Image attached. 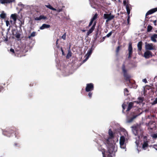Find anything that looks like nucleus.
<instances>
[{"label": "nucleus", "instance_id": "obj_1", "mask_svg": "<svg viewBox=\"0 0 157 157\" xmlns=\"http://www.w3.org/2000/svg\"><path fill=\"white\" fill-rule=\"evenodd\" d=\"M109 136L104 141V143L107 147L108 151L106 152L107 157H113L112 155L114 152L115 146L112 142L111 139L114 137V134L111 129H109L108 131Z\"/></svg>", "mask_w": 157, "mask_h": 157}, {"label": "nucleus", "instance_id": "obj_2", "mask_svg": "<svg viewBox=\"0 0 157 157\" xmlns=\"http://www.w3.org/2000/svg\"><path fill=\"white\" fill-rule=\"evenodd\" d=\"M143 112L142 110L140 108H137L133 112L131 113V117L129 118L128 120V122L131 123L132 122L134 119L140 115Z\"/></svg>", "mask_w": 157, "mask_h": 157}, {"label": "nucleus", "instance_id": "obj_3", "mask_svg": "<svg viewBox=\"0 0 157 157\" xmlns=\"http://www.w3.org/2000/svg\"><path fill=\"white\" fill-rule=\"evenodd\" d=\"M131 128L132 132L135 136L140 137L143 135V130L141 129L140 126H133Z\"/></svg>", "mask_w": 157, "mask_h": 157}, {"label": "nucleus", "instance_id": "obj_4", "mask_svg": "<svg viewBox=\"0 0 157 157\" xmlns=\"http://www.w3.org/2000/svg\"><path fill=\"white\" fill-rule=\"evenodd\" d=\"M122 70L124 76L125 78V80L126 81H128L129 82H130V78H131V76L128 74L127 72V70L125 69L124 64H123L122 65Z\"/></svg>", "mask_w": 157, "mask_h": 157}, {"label": "nucleus", "instance_id": "obj_5", "mask_svg": "<svg viewBox=\"0 0 157 157\" xmlns=\"http://www.w3.org/2000/svg\"><path fill=\"white\" fill-rule=\"evenodd\" d=\"M17 130L16 128L13 127L7 130L3 131V133L5 135L10 137L11 136L12 134L14 132H16Z\"/></svg>", "mask_w": 157, "mask_h": 157}, {"label": "nucleus", "instance_id": "obj_6", "mask_svg": "<svg viewBox=\"0 0 157 157\" xmlns=\"http://www.w3.org/2000/svg\"><path fill=\"white\" fill-rule=\"evenodd\" d=\"M34 40H25V48H27V49L32 48L35 42Z\"/></svg>", "mask_w": 157, "mask_h": 157}, {"label": "nucleus", "instance_id": "obj_7", "mask_svg": "<svg viewBox=\"0 0 157 157\" xmlns=\"http://www.w3.org/2000/svg\"><path fill=\"white\" fill-rule=\"evenodd\" d=\"M95 40H93L92 41V45L91 48L88 51V52L86 55V56H87V57L84 60H86L87 59H88L89 57L91 55L93 51L94 50V48L95 47L94 45V43L95 42Z\"/></svg>", "mask_w": 157, "mask_h": 157}, {"label": "nucleus", "instance_id": "obj_8", "mask_svg": "<svg viewBox=\"0 0 157 157\" xmlns=\"http://www.w3.org/2000/svg\"><path fill=\"white\" fill-rule=\"evenodd\" d=\"M103 17L105 19H106V22H108L113 19L114 17V16L112 15L111 13L109 14L105 13L104 14Z\"/></svg>", "mask_w": 157, "mask_h": 157}, {"label": "nucleus", "instance_id": "obj_9", "mask_svg": "<svg viewBox=\"0 0 157 157\" xmlns=\"http://www.w3.org/2000/svg\"><path fill=\"white\" fill-rule=\"evenodd\" d=\"M19 49L17 50H16L15 55L16 56H17L18 57H21L23 56H24V49H20V50H19L20 48H18Z\"/></svg>", "mask_w": 157, "mask_h": 157}, {"label": "nucleus", "instance_id": "obj_10", "mask_svg": "<svg viewBox=\"0 0 157 157\" xmlns=\"http://www.w3.org/2000/svg\"><path fill=\"white\" fill-rule=\"evenodd\" d=\"M94 86L92 83H88L86 84V92H90L94 90Z\"/></svg>", "mask_w": 157, "mask_h": 157}, {"label": "nucleus", "instance_id": "obj_11", "mask_svg": "<svg viewBox=\"0 0 157 157\" xmlns=\"http://www.w3.org/2000/svg\"><path fill=\"white\" fill-rule=\"evenodd\" d=\"M12 33L13 36L17 38H19L20 37L21 34L19 31L17 29H13L12 31Z\"/></svg>", "mask_w": 157, "mask_h": 157}, {"label": "nucleus", "instance_id": "obj_12", "mask_svg": "<svg viewBox=\"0 0 157 157\" xmlns=\"http://www.w3.org/2000/svg\"><path fill=\"white\" fill-rule=\"evenodd\" d=\"M153 56L152 53L150 51L147 50L144 53V56L146 59H149Z\"/></svg>", "mask_w": 157, "mask_h": 157}, {"label": "nucleus", "instance_id": "obj_13", "mask_svg": "<svg viewBox=\"0 0 157 157\" xmlns=\"http://www.w3.org/2000/svg\"><path fill=\"white\" fill-rule=\"evenodd\" d=\"M157 11V7L152 9H151L149 11H148L146 13L145 15V18H148V17H147V16L155 12H156Z\"/></svg>", "mask_w": 157, "mask_h": 157}, {"label": "nucleus", "instance_id": "obj_14", "mask_svg": "<svg viewBox=\"0 0 157 157\" xmlns=\"http://www.w3.org/2000/svg\"><path fill=\"white\" fill-rule=\"evenodd\" d=\"M145 48L148 51L155 49V47L151 43L146 44L145 45Z\"/></svg>", "mask_w": 157, "mask_h": 157}, {"label": "nucleus", "instance_id": "obj_15", "mask_svg": "<svg viewBox=\"0 0 157 157\" xmlns=\"http://www.w3.org/2000/svg\"><path fill=\"white\" fill-rule=\"evenodd\" d=\"M128 50L129 52L128 58H130L132 57V44L130 43H129L128 47Z\"/></svg>", "mask_w": 157, "mask_h": 157}, {"label": "nucleus", "instance_id": "obj_16", "mask_svg": "<svg viewBox=\"0 0 157 157\" xmlns=\"http://www.w3.org/2000/svg\"><path fill=\"white\" fill-rule=\"evenodd\" d=\"M15 0H0V3L2 4H9L14 2Z\"/></svg>", "mask_w": 157, "mask_h": 157}, {"label": "nucleus", "instance_id": "obj_17", "mask_svg": "<svg viewBox=\"0 0 157 157\" xmlns=\"http://www.w3.org/2000/svg\"><path fill=\"white\" fill-rule=\"evenodd\" d=\"M136 103V101L129 102L128 105V107L126 111L127 112L129 111L132 108L134 105V103Z\"/></svg>", "mask_w": 157, "mask_h": 157}, {"label": "nucleus", "instance_id": "obj_18", "mask_svg": "<svg viewBox=\"0 0 157 157\" xmlns=\"http://www.w3.org/2000/svg\"><path fill=\"white\" fill-rule=\"evenodd\" d=\"M96 21H95L94 22L93 25L91 27V28H90L89 29V30L87 32V34L88 35H89V34L93 32V31L96 25Z\"/></svg>", "mask_w": 157, "mask_h": 157}, {"label": "nucleus", "instance_id": "obj_19", "mask_svg": "<svg viewBox=\"0 0 157 157\" xmlns=\"http://www.w3.org/2000/svg\"><path fill=\"white\" fill-rule=\"evenodd\" d=\"M148 142L147 141H144L143 143L142 144V148L144 150H146L147 148L148 147Z\"/></svg>", "mask_w": 157, "mask_h": 157}, {"label": "nucleus", "instance_id": "obj_20", "mask_svg": "<svg viewBox=\"0 0 157 157\" xmlns=\"http://www.w3.org/2000/svg\"><path fill=\"white\" fill-rule=\"evenodd\" d=\"M34 19L36 21L40 20L41 19L46 20L47 19V17L46 16L41 15L39 17L35 18Z\"/></svg>", "mask_w": 157, "mask_h": 157}, {"label": "nucleus", "instance_id": "obj_21", "mask_svg": "<svg viewBox=\"0 0 157 157\" xmlns=\"http://www.w3.org/2000/svg\"><path fill=\"white\" fill-rule=\"evenodd\" d=\"M98 150L99 151L102 152V154L103 155V157H106L105 154V149L103 148L101 146H100L98 148Z\"/></svg>", "mask_w": 157, "mask_h": 157}, {"label": "nucleus", "instance_id": "obj_22", "mask_svg": "<svg viewBox=\"0 0 157 157\" xmlns=\"http://www.w3.org/2000/svg\"><path fill=\"white\" fill-rule=\"evenodd\" d=\"M50 27V25L44 24H43L42 25V26H41L40 27V29L41 30H43L45 29H47V28H49Z\"/></svg>", "mask_w": 157, "mask_h": 157}, {"label": "nucleus", "instance_id": "obj_23", "mask_svg": "<svg viewBox=\"0 0 157 157\" xmlns=\"http://www.w3.org/2000/svg\"><path fill=\"white\" fill-rule=\"evenodd\" d=\"M154 123H155V122L152 121H151L149 122L148 123H146V125L149 127V128L151 129V130H152L153 129V127H152L151 125H152Z\"/></svg>", "mask_w": 157, "mask_h": 157}, {"label": "nucleus", "instance_id": "obj_24", "mask_svg": "<svg viewBox=\"0 0 157 157\" xmlns=\"http://www.w3.org/2000/svg\"><path fill=\"white\" fill-rule=\"evenodd\" d=\"M138 101H135L136 103L137 104H139L142 103L144 100V98L143 97H139L138 98Z\"/></svg>", "mask_w": 157, "mask_h": 157}, {"label": "nucleus", "instance_id": "obj_25", "mask_svg": "<svg viewBox=\"0 0 157 157\" xmlns=\"http://www.w3.org/2000/svg\"><path fill=\"white\" fill-rule=\"evenodd\" d=\"M125 141V137L124 136H121L120 140V144H124Z\"/></svg>", "mask_w": 157, "mask_h": 157}, {"label": "nucleus", "instance_id": "obj_26", "mask_svg": "<svg viewBox=\"0 0 157 157\" xmlns=\"http://www.w3.org/2000/svg\"><path fill=\"white\" fill-rule=\"evenodd\" d=\"M8 39V37L6 35L5 36H4L3 33L0 32V39Z\"/></svg>", "mask_w": 157, "mask_h": 157}, {"label": "nucleus", "instance_id": "obj_27", "mask_svg": "<svg viewBox=\"0 0 157 157\" xmlns=\"http://www.w3.org/2000/svg\"><path fill=\"white\" fill-rule=\"evenodd\" d=\"M14 22H15L17 20V16L16 14H12L11 16Z\"/></svg>", "mask_w": 157, "mask_h": 157}, {"label": "nucleus", "instance_id": "obj_28", "mask_svg": "<svg viewBox=\"0 0 157 157\" xmlns=\"http://www.w3.org/2000/svg\"><path fill=\"white\" fill-rule=\"evenodd\" d=\"M142 42L141 41L139 42L137 44L138 49V50L140 51L142 50Z\"/></svg>", "mask_w": 157, "mask_h": 157}, {"label": "nucleus", "instance_id": "obj_29", "mask_svg": "<svg viewBox=\"0 0 157 157\" xmlns=\"http://www.w3.org/2000/svg\"><path fill=\"white\" fill-rule=\"evenodd\" d=\"M152 29L153 27L151 26L150 25H148L147 28V32H150Z\"/></svg>", "mask_w": 157, "mask_h": 157}, {"label": "nucleus", "instance_id": "obj_30", "mask_svg": "<svg viewBox=\"0 0 157 157\" xmlns=\"http://www.w3.org/2000/svg\"><path fill=\"white\" fill-rule=\"evenodd\" d=\"M124 93L125 95L128 96L129 94V91L127 88L124 89Z\"/></svg>", "mask_w": 157, "mask_h": 157}, {"label": "nucleus", "instance_id": "obj_31", "mask_svg": "<svg viewBox=\"0 0 157 157\" xmlns=\"http://www.w3.org/2000/svg\"><path fill=\"white\" fill-rule=\"evenodd\" d=\"M46 6L48 8H49L50 10H56V9L54 8L50 4H49L48 5H46Z\"/></svg>", "mask_w": 157, "mask_h": 157}, {"label": "nucleus", "instance_id": "obj_32", "mask_svg": "<svg viewBox=\"0 0 157 157\" xmlns=\"http://www.w3.org/2000/svg\"><path fill=\"white\" fill-rule=\"evenodd\" d=\"M99 38V36L98 34V31L96 32L95 34L94 35V39H98Z\"/></svg>", "mask_w": 157, "mask_h": 157}, {"label": "nucleus", "instance_id": "obj_33", "mask_svg": "<svg viewBox=\"0 0 157 157\" xmlns=\"http://www.w3.org/2000/svg\"><path fill=\"white\" fill-rule=\"evenodd\" d=\"M98 15V14L97 13H96L94 14L93 17L91 19L93 21H94V20L97 18Z\"/></svg>", "mask_w": 157, "mask_h": 157}, {"label": "nucleus", "instance_id": "obj_34", "mask_svg": "<svg viewBox=\"0 0 157 157\" xmlns=\"http://www.w3.org/2000/svg\"><path fill=\"white\" fill-rule=\"evenodd\" d=\"M155 17L153 16L151 17H150L148 20V21L150 22H153L154 21V18H155Z\"/></svg>", "mask_w": 157, "mask_h": 157}, {"label": "nucleus", "instance_id": "obj_35", "mask_svg": "<svg viewBox=\"0 0 157 157\" xmlns=\"http://www.w3.org/2000/svg\"><path fill=\"white\" fill-rule=\"evenodd\" d=\"M151 39H155L157 38V34H154L151 36Z\"/></svg>", "mask_w": 157, "mask_h": 157}, {"label": "nucleus", "instance_id": "obj_36", "mask_svg": "<svg viewBox=\"0 0 157 157\" xmlns=\"http://www.w3.org/2000/svg\"><path fill=\"white\" fill-rule=\"evenodd\" d=\"M0 16L2 18L4 19L6 17V14L4 13H2L0 14Z\"/></svg>", "mask_w": 157, "mask_h": 157}, {"label": "nucleus", "instance_id": "obj_37", "mask_svg": "<svg viewBox=\"0 0 157 157\" xmlns=\"http://www.w3.org/2000/svg\"><path fill=\"white\" fill-rule=\"evenodd\" d=\"M36 32H33L29 36L28 38H30L31 37H34L35 36Z\"/></svg>", "mask_w": 157, "mask_h": 157}, {"label": "nucleus", "instance_id": "obj_38", "mask_svg": "<svg viewBox=\"0 0 157 157\" xmlns=\"http://www.w3.org/2000/svg\"><path fill=\"white\" fill-rule=\"evenodd\" d=\"M120 146L121 148L124 149L125 148V145L124 144H120Z\"/></svg>", "mask_w": 157, "mask_h": 157}, {"label": "nucleus", "instance_id": "obj_39", "mask_svg": "<svg viewBox=\"0 0 157 157\" xmlns=\"http://www.w3.org/2000/svg\"><path fill=\"white\" fill-rule=\"evenodd\" d=\"M157 103V98H155L154 101L152 103V105H154Z\"/></svg>", "mask_w": 157, "mask_h": 157}, {"label": "nucleus", "instance_id": "obj_40", "mask_svg": "<svg viewBox=\"0 0 157 157\" xmlns=\"http://www.w3.org/2000/svg\"><path fill=\"white\" fill-rule=\"evenodd\" d=\"M63 9H56V10H54V11H56L58 12H61L62 11Z\"/></svg>", "mask_w": 157, "mask_h": 157}, {"label": "nucleus", "instance_id": "obj_41", "mask_svg": "<svg viewBox=\"0 0 157 157\" xmlns=\"http://www.w3.org/2000/svg\"><path fill=\"white\" fill-rule=\"evenodd\" d=\"M120 47L119 46H118L116 50V53L117 54H118L120 50Z\"/></svg>", "mask_w": 157, "mask_h": 157}, {"label": "nucleus", "instance_id": "obj_42", "mask_svg": "<svg viewBox=\"0 0 157 157\" xmlns=\"http://www.w3.org/2000/svg\"><path fill=\"white\" fill-rule=\"evenodd\" d=\"M126 9L127 11H130V7H129L128 4H127L126 5Z\"/></svg>", "mask_w": 157, "mask_h": 157}, {"label": "nucleus", "instance_id": "obj_43", "mask_svg": "<svg viewBox=\"0 0 157 157\" xmlns=\"http://www.w3.org/2000/svg\"><path fill=\"white\" fill-rule=\"evenodd\" d=\"M94 21H93L91 19V21H90V22L89 23V25H88V27H89L90 26L92 25L93 24Z\"/></svg>", "mask_w": 157, "mask_h": 157}, {"label": "nucleus", "instance_id": "obj_44", "mask_svg": "<svg viewBox=\"0 0 157 157\" xmlns=\"http://www.w3.org/2000/svg\"><path fill=\"white\" fill-rule=\"evenodd\" d=\"M93 93L91 92H89L88 93V95L90 98H91L92 97Z\"/></svg>", "mask_w": 157, "mask_h": 157}, {"label": "nucleus", "instance_id": "obj_45", "mask_svg": "<svg viewBox=\"0 0 157 157\" xmlns=\"http://www.w3.org/2000/svg\"><path fill=\"white\" fill-rule=\"evenodd\" d=\"M112 32H109V33H108L106 35V36L108 37H109L112 35Z\"/></svg>", "mask_w": 157, "mask_h": 157}, {"label": "nucleus", "instance_id": "obj_46", "mask_svg": "<svg viewBox=\"0 0 157 157\" xmlns=\"http://www.w3.org/2000/svg\"><path fill=\"white\" fill-rule=\"evenodd\" d=\"M66 33H64L63 35L62 36L61 38L63 39H65L66 38Z\"/></svg>", "mask_w": 157, "mask_h": 157}, {"label": "nucleus", "instance_id": "obj_47", "mask_svg": "<svg viewBox=\"0 0 157 157\" xmlns=\"http://www.w3.org/2000/svg\"><path fill=\"white\" fill-rule=\"evenodd\" d=\"M125 106H126L125 105H124V104L122 105V107L123 109L122 111L123 112H124V110L125 109Z\"/></svg>", "mask_w": 157, "mask_h": 157}, {"label": "nucleus", "instance_id": "obj_48", "mask_svg": "<svg viewBox=\"0 0 157 157\" xmlns=\"http://www.w3.org/2000/svg\"><path fill=\"white\" fill-rule=\"evenodd\" d=\"M10 51L11 52L15 54V52L14 50L13 49L11 48L10 49Z\"/></svg>", "mask_w": 157, "mask_h": 157}, {"label": "nucleus", "instance_id": "obj_49", "mask_svg": "<svg viewBox=\"0 0 157 157\" xmlns=\"http://www.w3.org/2000/svg\"><path fill=\"white\" fill-rule=\"evenodd\" d=\"M123 4L124 6H126L127 4L125 0H124L123 1Z\"/></svg>", "mask_w": 157, "mask_h": 157}, {"label": "nucleus", "instance_id": "obj_50", "mask_svg": "<svg viewBox=\"0 0 157 157\" xmlns=\"http://www.w3.org/2000/svg\"><path fill=\"white\" fill-rule=\"evenodd\" d=\"M156 22H157V20H154V21H153V23L154 24V25H155L156 26Z\"/></svg>", "mask_w": 157, "mask_h": 157}, {"label": "nucleus", "instance_id": "obj_51", "mask_svg": "<svg viewBox=\"0 0 157 157\" xmlns=\"http://www.w3.org/2000/svg\"><path fill=\"white\" fill-rule=\"evenodd\" d=\"M129 19H130V17H129V16H128V18L127 19V21L128 24H129Z\"/></svg>", "mask_w": 157, "mask_h": 157}, {"label": "nucleus", "instance_id": "obj_52", "mask_svg": "<svg viewBox=\"0 0 157 157\" xmlns=\"http://www.w3.org/2000/svg\"><path fill=\"white\" fill-rule=\"evenodd\" d=\"M143 82H144L145 83H146L147 82V80L146 79H144L143 80Z\"/></svg>", "mask_w": 157, "mask_h": 157}, {"label": "nucleus", "instance_id": "obj_53", "mask_svg": "<svg viewBox=\"0 0 157 157\" xmlns=\"http://www.w3.org/2000/svg\"><path fill=\"white\" fill-rule=\"evenodd\" d=\"M34 84H35V85H36V84L35 83H31L30 84V86H34Z\"/></svg>", "mask_w": 157, "mask_h": 157}, {"label": "nucleus", "instance_id": "obj_54", "mask_svg": "<svg viewBox=\"0 0 157 157\" xmlns=\"http://www.w3.org/2000/svg\"><path fill=\"white\" fill-rule=\"evenodd\" d=\"M127 11V13L128 15V16H129V14L130 13V11Z\"/></svg>", "mask_w": 157, "mask_h": 157}, {"label": "nucleus", "instance_id": "obj_55", "mask_svg": "<svg viewBox=\"0 0 157 157\" xmlns=\"http://www.w3.org/2000/svg\"><path fill=\"white\" fill-rule=\"evenodd\" d=\"M153 137L155 138H157V135L154 134L153 136Z\"/></svg>", "mask_w": 157, "mask_h": 157}, {"label": "nucleus", "instance_id": "obj_56", "mask_svg": "<svg viewBox=\"0 0 157 157\" xmlns=\"http://www.w3.org/2000/svg\"><path fill=\"white\" fill-rule=\"evenodd\" d=\"M8 23H9V22L8 21H6V25L7 26H8Z\"/></svg>", "mask_w": 157, "mask_h": 157}, {"label": "nucleus", "instance_id": "obj_57", "mask_svg": "<svg viewBox=\"0 0 157 157\" xmlns=\"http://www.w3.org/2000/svg\"><path fill=\"white\" fill-rule=\"evenodd\" d=\"M153 40V41L154 42H156L157 41H156V40Z\"/></svg>", "mask_w": 157, "mask_h": 157}, {"label": "nucleus", "instance_id": "obj_58", "mask_svg": "<svg viewBox=\"0 0 157 157\" xmlns=\"http://www.w3.org/2000/svg\"><path fill=\"white\" fill-rule=\"evenodd\" d=\"M58 40H57V41H56V45H57V44H58Z\"/></svg>", "mask_w": 157, "mask_h": 157}, {"label": "nucleus", "instance_id": "obj_59", "mask_svg": "<svg viewBox=\"0 0 157 157\" xmlns=\"http://www.w3.org/2000/svg\"><path fill=\"white\" fill-rule=\"evenodd\" d=\"M4 40V41L6 42L7 41H8V40Z\"/></svg>", "mask_w": 157, "mask_h": 157}, {"label": "nucleus", "instance_id": "obj_60", "mask_svg": "<svg viewBox=\"0 0 157 157\" xmlns=\"http://www.w3.org/2000/svg\"><path fill=\"white\" fill-rule=\"evenodd\" d=\"M85 30H82L83 32H85Z\"/></svg>", "mask_w": 157, "mask_h": 157}, {"label": "nucleus", "instance_id": "obj_61", "mask_svg": "<svg viewBox=\"0 0 157 157\" xmlns=\"http://www.w3.org/2000/svg\"><path fill=\"white\" fill-rule=\"evenodd\" d=\"M1 88H0V92H1Z\"/></svg>", "mask_w": 157, "mask_h": 157}, {"label": "nucleus", "instance_id": "obj_62", "mask_svg": "<svg viewBox=\"0 0 157 157\" xmlns=\"http://www.w3.org/2000/svg\"><path fill=\"white\" fill-rule=\"evenodd\" d=\"M62 52H63V49H62Z\"/></svg>", "mask_w": 157, "mask_h": 157}, {"label": "nucleus", "instance_id": "obj_63", "mask_svg": "<svg viewBox=\"0 0 157 157\" xmlns=\"http://www.w3.org/2000/svg\"><path fill=\"white\" fill-rule=\"evenodd\" d=\"M103 40H103V41H100V42H101L103 41Z\"/></svg>", "mask_w": 157, "mask_h": 157}, {"label": "nucleus", "instance_id": "obj_64", "mask_svg": "<svg viewBox=\"0 0 157 157\" xmlns=\"http://www.w3.org/2000/svg\"><path fill=\"white\" fill-rule=\"evenodd\" d=\"M104 37L103 38V39H104Z\"/></svg>", "mask_w": 157, "mask_h": 157}]
</instances>
